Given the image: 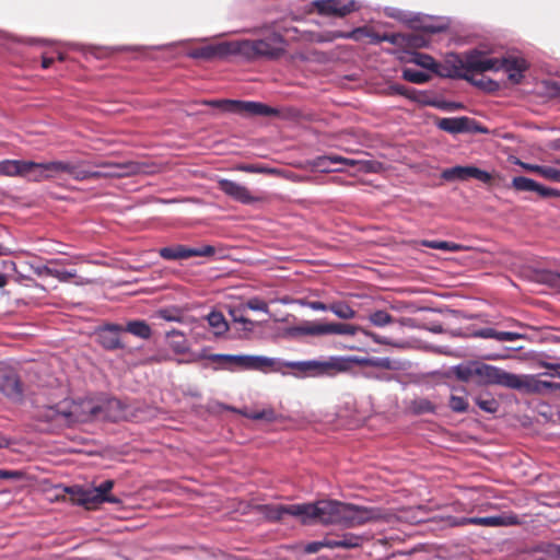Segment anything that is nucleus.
Instances as JSON below:
<instances>
[{"label": "nucleus", "mask_w": 560, "mask_h": 560, "mask_svg": "<svg viewBox=\"0 0 560 560\" xmlns=\"http://www.w3.org/2000/svg\"><path fill=\"white\" fill-rule=\"evenodd\" d=\"M454 375L462 382L478 385H498L523 394H546L560 388V384L539 380L534 375H517L480 361H468L453 366Z\"/></svg>", "instance_id": "nucleus-1"}, {"label": "nucleus", "mask_w": 560, "mask_h": 560, "mask_svg": "<svg viewBox=\"0 0 560 560\" xmlns=\"http://www.w3.org/2000/svg\"><path fill=\"white\" fill-rule=\"evenodd\" d=\"M119 408L120 401L117 399H108L103 404L92 398L63 399L56 405L40 408L36 417L38 420L51 423L55 427H71L96 419L116 421L119 415L110 413V410Z\"/></svg>", "instance_id": "nucleus-2"}, {"label": "nucleus", "mask_w": 560, "mask_h": 560, "mask_svg": "<svg viewBox=\"0 0 560 560\" xmlns=\"http://www.w3.org/2000/svg\"><path fill=\"white\" fill-rule=\"evenodd\" d=\"M84 161L66 160L38 163L37 174L32 176L34 182L52 178L60 173H67L77 180H85L100 177H126L141 173H148L143 163L128 161L124 163L94 162L96 167L103 171H89L83 168Z\"/></svg>", "instance_id": "nucleus-3"}, {"label": "nucleus", "mask_w": 560, "mask_h": 560, "mask_svg": "<svg viewBox=\"0 0 560 560\" xmlns=\"http://www.w3.org/2000/svg\"><path fill=\"white\" fill-rule=\"evenodd\" d=\"M312 522L324 525H339L343 528H355L378 518L376 509L365 508L337 500H318L312 502Z\"/></svg>", "instance_id": "nucleus-4"}, {"label": "nucleus", "mask_w": 560, "mask_h": 560, "mask_svg": "<svg viewBox=\"0 0 560 560\" xmlns=\"http://www.w3.org/2000/svg\"><path fill=\"white\" fill-rule=\"evenodd\" d=\"M467 63L468 68L478 69L483 72H498L503 70L509 80L514 84H518L523 80L524 72L528 68V62L521 56L509 55L506 57L495 58L481 50H475V52L468 57Z\"/></svg>", "instance_id": "nucleus-5"}, {"label": "nucleus", "mask_w": 560, "mask_h": 560, "mask_svg": "<svg viewBox=\"0 0 560 560\" xmlns=\"http://www.w3.org/2000/svg\"><path fill=\"white\" fill-rule=\"evenodd\" d=\"M236 56L246 60L268 59L276 60L285 54L287 40L277 32L260 39L235 40Z\"/></svg>", "instance_id": "nucleus-6"}, {"label": "nucleus", "mask_w": 560, "mask_h": 560, "mask_svg": "<svg viewBox=\"0 0 560 560\" xmlns=\"http://www.w3.org/2000/svg\"><path fill=\"white\" fill-rule=\"evenodd\" d=\"M115 481L106 479L100 485L84 488L82 486L68 487L66 490L70 494L71 501L88 510H94L103 503L120 504L121 500L110 494Z\"/></svg>", "instance_id": "nucleus-7"}, {"label": "nucleus", "mask_w": 560, "mask_h": 560, "mask_svg": "<svg viewBox=\"0 0 560 560\" xmlns=\"http://www.w3.org/2000/svg\"><path fill=\"white\" fill-rule=\"evenodd\" d=\"M345 360L341 357H329L327 360L285 361V370L291 369L292 375L299 378L305 377H332L345 369Z\"/></svg>", "instance_id": "nucleus-8"}, {"label": "nucleus", "mask_w": 560, "mask_h": 560, "mask_svg": "<svg viewBox=\"0 0 560 560\" xmlns=\"http://www.w3.org/2000/svg\"><path fill=\"white\" fill-rule=\"evenodd\" d=\"M201 103L207 106L218 108L221 113L238 115L246 118L256 116H277L279 114L277 108L255 101L222 98L205 100Z\"/></svg>", "instance_id": "nucleus-9"}, {"label": "nucleus", "mask_w": 560, "mask_h": 560, "mask_svg": "<svg viewBox=\"0 0 560 560\" xmlns=\"http://www.w3.org/2000/svg\"><path fill=\"white\" fill-rule=\"evenodd\" d=\"M475 50L476 49L468 51L467 54H465V56L463 58L459 56H456V55L451 56L446 60V67H445L446 72L445 73L440 72V73L442 75H446L450 78H459V79L468 80V81L472 82L475 85L480 86L487 91L497 90L499 85L497 82H494L492 80H485V79L475 80L476 73H483V71H481V70L468 68V63H467L468 57L472 52H475Z\"/></svg>", "instance_id": "nucleus-10"}, {"label": "nucleus", "mask_w": 560, "mask_h": 560, "mask_svg": "<svg viewBox=\"0 0 560 560\" xmlns=\"http://www.w3.org/2000/svg\"><path fill=\"white\" fill-rule=\"evenodd\" d=\"M313 505L310 503L268 504L264 506L265 516L272 522L283 520L285 515L298 517L303 524L312 523Z\"/></svg>", "instance_id": "nucleus-11"}, {"label": "nucleus", "mask_w": 560, "mask_h": 560, "mask_svg": "<svg viewBox=\"0 0 560 560\" xmlns=\"http://www.w3.org/2000/svg\"><path fill=\"white\" fill-rule=\"evenodd\" d=\"M248 355L249 354H226V353H212L207 355L203 351L196 353L191 352L189 358L180 359L177 362L183 363H192L202 359H209L213 362H223L221 369H225L229 371L243 370L247 371L248 364Z\"/></svg>", "instance_id": "nucleus-12"}, {"label": "nucleus", "mask_w": 560, "mask_h": 560, "mask_svg": "<svg viewBox=\"0 0 560 560\" xmlns=\"http://www.w3.org/2000/svg\"><path fill=\"white\" fill-rule=\"evenodd\" d=\"M230 56H236L235 40L210 44L191 49L187 52V57L191 59H200L206 61L225 59Z\"/></svg>", "instance_id": "nucleus-13"}, {"label": "nucleus", "mask_w": 560, "mask_h": 560, "mask_svg": "<svg viewBox=\"0 0 560 560\" xmlns=\"http://www.w3.org/2000/svg\"><path fill=\"white\" fill-rule=\"evenodd\" d=\"M342 360H345V369L339 370V373L349 371L352 365H363V366H371V368H377L383 370H397L400 368V364L398 361L392 360L388 357H359V355H351V357H341Z\"/></svg>", "instance_id": "nucleus-14"}, {"label": "nucleus", "mask_w": 560, "mask_h": 560, "mask_svg": "<svg viewBox=\"0 0 560 560\" xmlns=\"http://www.w3.org/2000/svg\"><path fill=\"white\" fill-rule=\"evenodd\" d=\"M124 327L118 324H105L96 329V336L100 345L108 351L124 349L125 345L121 341L120 334Z\"/></svg>", "instance_id": "nucleus-15"}, {"label": "nucleus", "mask_w": 560, "mask_h": 560, "mask_svg": "<svg viewBox=\"0 0 560 560\" xmlns=\"http://www.w3.org/2000/svg\"><path fill=\"white\" fill-rule=\"evenodd\" d=\"M315 8L322 15L343 18L358 10L354 0H317Z\"/></svg>", "instance_id": "nucleus-16"}, {"label": "nucleus", "mask_w": 560, "mask_h": 560, "mask_svg": "<svg viewBox=\"0 0 560 560\" xmlns=\"http://www.w3.org/2000/svg\"><path fill=\"white\" fill-rule=\"evenodd\" d=\"M445 180H465L468 178H476L481 183H489L492 178L491 174L487 171L480 170L476 166H453L446 168L442 173Z\"/></svg>", "instance_id": "nucleus-17"}, {"label": "nucleus", "mask_w": 560, "mask_h": 560, "mask_svg": "<svg viewBox=\"0 0 560 560\" xmlns=\"http://www.w3.org/2000/svg\"><path fill=\"white\" fill-rule=\"evenodd\" d=\"M438 127L452 135L460 132H485L486 130L478 126L475 119L469 117H450L442 118L438 122Z\"/></svg>", "instance_id": "nucleus-18"}, {"label": "nucleus", "mask_w": 560, "mask_h": 560, "mask_svg": "<svg viewBox=\"0 0 560 560\" xmlns=\"http://www.w3.org/2000/svg\"><path fill=\"white\" fill-rule=\"evenodd\" d=\"M247 371H259L262 373H280L287 375L285 360L280 358H269L265 355H248Z\"/></svg>", "instance_id": "nucleus-19"}, {"label": "nucleus", "mask_w": 560, "mask_h": 560, "mask_svg": "<svg viewBox=\"0 0 560 560\" xmlns=\"http://www.w3.org/2000/svg\"><path fill=\"white\" fill-rule=\"evenodd\" d=\"M38 163L33 161L3 160L0 162V174L5 176H24L33 180L37 174Z\"/></svg>", "instance_id": "nucleus-20"}, {"label": "nucleus", "mask_w": 560, "mask_h": 560, "mask_svg": "<svg viewBox=\"0 0 560 560\" xmlns=\"http://www.w3.org/2000/svg\"><path fill=\"white\" fill-rule=\"evenodd\" d=\"M0 393L13 401H20L22 399L23 388L16 373L0 369Z\"/></svg>", "instance_id": "nucleus-21"}, {"label": "nucleus", "mask_w": 560, "mask_h": 560, "mask_svg": "<svg viewBox=\"0 0 560 560\" xmlns=\"http://www.w3.org/2000/svg\"><path fill=\"white\" fill-rule=\"evenodd\" d=\"M365 36L371 37L373 42L386 40V42H389L393 44L396 43V35H390V36L385 35L383 37H380V36L370 34L365 27H357L350 32L331 31V32L327 33L326 38H322V39H319V42H328V40H334L337 38L353 39L355 42H359Z\"/></svg>", "instance_id": "nucleus-22"}, {"label": "nucleus", "mask_w": 560, "mask_h": 560, "mask_svg": "<svg viewBox=\"0 0 560 560\" xmlns=\"http://www.w3.org/2000/svg\"><path fill=\"white\" fill-rule=\"evenodd\" d=\"M311 164L318 172L328 173L342 171V166L353 165L354 161L341 155L331 154L317 156L312 161Z\"/></svg>", "instance_id": "nucleus-23"}, {"label": "nucleus", "mask_w": 560, "mask_h": 560, "mask_svg": "<svg viewBox=\"0 0 560 560\" xmlns=\"http://www.w3.org/2000/svg\"><path fill=\"white\" fill-rule=\"evenodd\" d=\"M218 184L221 191L238 202L250 205L255 201V198L252 196L250 191L245 186L236 182L230 179H220Z\"/></svg>", "instance_id": "nucleus-24"}, {"label": "nucleus", "mask_w": 560, "mask_h": 560, "mask_svg": "<svg viewBox=\"0 0 560 560\" xmlns=\"http://www.w3.org/2000/svg\"><path fill=\"white\" fill-rule=\"evenodd\" d=\"M469 525H479L487 527H505L521 524V521L516 514H501L493 516H474L468 520Z\"/></svg>", "instance_id": "nucleus-25"}, {"label": "nucleus", "mask_w": 560, "mask_h": 560, "mask_svg": "<svg viewBox=\"0 0 560 560\" xmlns=\"http://www.w3.org/2000/svg\"><path fill=\"white\" fill-rule=\"evenodd\" d=\"M323 324L318 322H303L289 328L288 334L292 337L323 336Z\"/></svg>", "instance_id": "nucleus-26"}, {"label": "nucleus", "mask_w": 560, "mask_h": 560, "mask_svg": "<svg viewBox=\"0 0 560 560\" xmlns=\"http://www.w3.org/2000/svg\"><path fill=\"white\" fill-rule=\"evenodd\" d=\"M361 328L359 326L346 323H324L323 336L326 335H340V336H354Z\"/></svg>", "instance_id": "nucleus-27"}, {"label": "nucleus", "mask_w": 560, "mask_h": 560, "mask_svg": "<svg viewBox=\"0 0 560 560\" xmlns=\"http://www.w3.org/2000/svg\"><path fill=\"white\" fill-rule=\"evenodd\" d=\"M407 62L419 66L425 70L440 73L438 62L430 55L412 51L409 54Z\"/></svg>", "instance_id": "nucleus-28"}, {"label": "nucleus", "mask_w": 560, "mask_h": 560, "mask_svg": "<svg viewBox=\"0 0 560 560\" xmlns=\"http://www.w3.org/2000/svg\"><path fill=\"white\" fill-rule=\"evenodd\" d=\"M159 255L165 260L187 259L190 258V247L184 245L162 247Z\"/></svg>", "instance_id": "nucleus-29"}, {"label": "nucleus", "mask_w": 560, "mask_h": 560, "mask_svg": "<svg viewBox=\"0 0 560 560\" xmlns=\"http://www.w3.org/2000/svg\"><path fill=\"white\" fill-rule=\"evenodd\" d=\"M475 404L487 413H495L500 408V402L489 392H483L474 397Z\"/></svg>", "instance_id": "nucleus-30"}, {"label": "nucleus", "mask_w": 560, "mask_h": 560, "mask_svg": "<svg viewBox=\"0 0 560 560\" xmlns=\"http://www.w3.org/2000/svg\"><path fill=\"white\" fill-rule=\"evenodd\" d=\"M165 337L170 339L168 346L175 353L188 352V343L182 331L172 329L166 331Z\"/></svg>", "instance_id": "nucleus-31"}, {"label": "nucleus", "mask_w": 560, "mask_h": 560, "mask_svg": "<svg viewBox=\"0 0 560 560\" xmlns=\"http://www.w3.org/2000/svg\"><path fill=\"white\" fill-rule=\"evenodd\" d=\"M124 331H127L141 339H149L152 336L151 327L141 319L130 320L127 323Z\"/></svg>", "instance_id": "nucleus-32"}, {"label": "nucleus", "mask_w": 560, "mask_h": 560, "mask_svg": "<svg viewBox=\"0 0 560 560\" xmlns=\"http://www.w3.org/2000/svg\"><path fill=\"white\" fill-rule=\"evenodd\" d=\"M243 415L250 420L265 421L267 423H272L280 419V415H278L272 408L245 411Z\"/></svg>", "instance_id": "nucleus-33"}, {"label": "nucleus", "mask_w": 560, "mask_h": 560, "mask_svg": "<svg viewBox=\"0 0 560 560\" xmlns=\"http://www.w3.org/2000/svg\"><path fill=\"white\" fill-rule=\"evenodd\" d=\"M207 320L209 326L213 329L215 336H222L229 329V325L221 312H211L207 316Z\"/></svg>", "instance_id": "nucleus-34"}, {"label": "nucleus", "mask_w": 560, "mask_h": 560, "mask_svg": "<svg viewBox=\"0 0 560 560\" xmlns=\"http://www.w3.org/2000/svg\"><path fill=\"white\" fill-rule=\"evenodd\" d=\"M329 311L340 319H352L355 317V311L346 302L339 301L329 304Z\"/></svg>", "instance_id": "nucleus-35"}, {"label": "nucleus", "mask_w": 560, "mask_h": 560, "mask_svg": "<svg viewBox=\"0 0 560 560\" xmlns=\"http://www.w3.org/2000/svg\"><path fill=\"white\" fill-rule=\"evenodd\" d=\"M401 77L404 80L416 84H422L430 80V74L412 68H404Z\"/></svg>", "instance_id": "nucleus-36"}, {"label": "nucleus", "mask_w": 560, "mask_h": 560, "mask_svg": "<svg viewBox=\"0 0 560 560\" xmlns=\"http://www.w3.org/2000/svg\"><path fill=\"white\" fill-rule=\"evenodd\" d=\"M410 410L415 415L433 413L435 406L427 398H417L411 401Z\"/></svg>", "instance_id": "nucleus-37"}, {"label": "nucleus", "mask_w": 560, "mask_h": 560, "mask_svg": "<svg viewBox=\"0 0 560 560\" xmlns=\"http://www.w3.org/2000/svg\"><path fill=\"white\" fill-rule=\"evenodd\" d=\"M512 186L517 191H536L537 182L524 176H516L512 179Z\"/></svg>", "instance_id": "nucleus-38"}, {"label": "nucleus", "mask_w": 560, "mask_h": 560, "mask_svg": "<svg viewBox=\"0 0 560 560\" xmlns=\"http://www.w3.org/2000/svg\"><path fill=\"white\" fill-rule=\"evenodd\" d=\"M448 407L453 412L464 413L468 411L469 404L466 397L459 395H451Z\"/></svg>", "instance_id": "nucleus-39"}, {"label": "nucleus", "mask_w": 560, "mask_h": 560, "mask_svg": "<svg viewBox=\"0 0 560 560\" xmlns=\"http://www.w3.org/2000/svg\"><path fill=\"white\" fill-rule=\"evenodd\" d=\"M370 322L376 327H384L393 323V316L386 311H375L369 315Z\"/></svg>", "instance_id": "nucleus-40"}, {"label": "nucleus", "mask_w": 560, "mask_h": 560, "mask_svg": "<svg viewBox=\"0 0 560 560\" xmlns=\"http://www.w3.org/2000/svg\"><path fill=\"white\" fill-rule=\"evenodd\" d=\"M539 176L549 182L560 184V170L553 165L542 164Z\"/></svg>", "instance_id": "nucleus-41"}, {"label": "nucleus", "mask_w": 560, "mask_h": 560, "mask_svg": "<svg viewBox=\"0 0 560 560\" xmlns=\"http://www.w3.org/2000/svg\"><path fill=\"white\" fill-rule=\"evenodd\" d=\"M233 322L241 323L244 325V330L252 331L254 328V322L248 319L243 315V311L241 308H231L229 312Z\"/></svg>", "instance_id": "nucleus-42"}, {"label": "nucleus", "mask_w": 560, "mask_h": 560, "mask_svg": "<svg viewBox=\"0 0 560 560\" xmlns=\"http://www.w3.org/2000/svg\"><path fill=\"white\" fill-rule=\"evenodd\" d=\"M423 245L432 249H442L447 252H457L460 247L458 244L446 241H425Z\"/></svg>", "instance_id": "nucleus-43"}, {"label": "nucleus", "mask_w": 560, "mask_h": 560, "mask_svg": "<svg viewBox=\"0 0 560 560\" xmlns=\"http://www.w3.org/2000/svg\"><path fill=\"white\" fill-rule=\"evenodd\" d=\"M338 542H340V548L353 549L361 545V537L352 533H347L343 534L341 539H338Z\"/></svg>", "instance_id": "nucleus-44"}, {"label": "nucleus", "mask_w": 560, "mask_h": 560, "mask_svg": "<svg viewBox=\"0 0 560 560\" xmlns=\"http://www.w3.org/2000/svg\"><path fill=\"white\" fill-rule=\"evenodd\" d=\"M539 281L542 283H546L550 287L560 289V273L559 272H555V271H550V270L542 271L539 275Z\"/></svg>", "instance_id": "nucleus-45"}, {"label": "nucleus", "mask_w": 560, "mask_h": 560, "mask_svg": "<svg viewBox=\"0 0 560 560\" xmlns=\"http://www.w3.org/2000/svg\"><path fill=\"white\" fill-rule=\"evenodd\" d=\"M389 90L392 91V93H395V94H398V95H402L407 98H410V100H413V101H419L418 98V92L413 89H409L405 85H401V84H392L389 86Z\"/></svg>", "instance_id": "nucleus-46"}, {"label": "nucleus", "mask_w": 560, "mask_h": 560, "mask_svg": "<svg viewBox=\"0 0 560 560\" xmlns=\"http://www.w3.org/2000/svg\"><path fill=\"white\" fill-rule=\"evenodd\" d=\"M538 365L549 370L548 372L544 373L542 375H548V376H551V377H559L560 378V362L539 361ZM540 375L541 374L536 375V376L539 380H541Z\"/></svg>", "instance_id": "nucleus-47"}, {"label": "nucleus", "mask_w": 560, "mask_h": 560, "mask_svg": "<svg viewBox=\"0 0 560 560\" xmlns=\"http://www.w3.org/2000/svg\"><path fill=\"white\" fill-rule=\"evenodd\" d=\"M77 276V270H65V269H57L52 267L51 269V276L52 278L58 279L61 282L69 281L70 279L74 278Z\"/></svg>", "instance_id": "nucleus-48"}, {"label": "nucleus", "mask_w": 560, "mask_h": 560, "mask_svg": "<svg viewBox=\"0 0 560 560\" xmlns=\"http://www.w3.org/2000/svg\"><path fill=\"white\" fill-rule=\"evenodd\" d=\"M361 330L366 337L371 338L374 342H376L378 345H388V346H394V347H400V343L393 342L388 337L380 336L373 331H369V330H364V329H361Z\"/></svg>", "instance_id": "nucleus-49"}, {"label": "nucleus", "mask_w": 560, "mask_h": 560, "mask_svg": "<svg viewBox=\"0 0 560 560\" xmlns=\"http://www.w3.org/2000/svg\"><path fill=\"white\" fill-rule=\"evenodd\" d=\"M246 307L256 312H264L266 314L269 313L268 304L258 298H253L248 300L246 303Z\"/></svg>", "instance_id": "nucleus-50"}, {"label": "nucleus", "mask_w": 560, "mask_h": 560, "mask_svg": "<svg viewBox=\"0 0 560 560\" xmlns=\"http://www.w3.org/2000/svg\"><path fill=\"white\" fill-rule=\"evenodd\" d=\"M542 198H560V190L537 183L536 191Z\"/></svg>", "instance_id": "nucleus-51"}, {"label": "nucleus", "mask_w": 560, "mask_h": 560, "mask_svg": "<svg viewBox=\"0 0 560 560\" xmlns=\"http://www.w3.org/2000/svg\"><path fill=\"white\" fill-rule=\"evenodd\" d=\"M58 260H50L49 261V265H43V264H37V265H32V269L34 271V273L38 277H50L51 276V269L52 267L50 265H54V264H57Z\"/></svg>", "instance_id": "nucleus-52"}, {"label": "nucleus", "mask_w": 560, "mask_h": 560, "mask_svg": "<svg viewBox=\"0 0 560 560\" xmlns=\"http://www.w3.org/2000/svg\"><path fill=\"white\" fill-rule=\"evenodd\" d=\"M498 332L499 330H495L490 327L480 328L478 330H475L472 332L474 337L483 338V339H495L498 340Z\"/></svg>", "instance_id": "nucleus-53"}, {"label": "nucleus", "mask_w": 560, "mask_h": 560, "mask_svg": "<svg viewBox=\"0 0 560 560\" xmlns=\"http://www.w3.org/2000/svg\"><path fill=\"white\" fill-rule=\"evenodd\" d=\"M215 253V249L211 245H203L198 248L190 247V257L199 256V257H208Z\"/></svg>", "instance_id": "nucleus-54"}, {"label": "nucleus", "mask_w": 560, "mask_h": 560, "mask_svg": "<svg viewBox=\"0 0 560 560\" xmlns=\"http://www.w3.org/2000/svg\"><path fill=\"white\" fill-rule=\"evenodd\" d=\"M299 304L302 306H306L313 311H320V312L329 311V305H327L320 301L299 300Z\"/></svg>", "instance_id": "nucleus-55"}, {"label": "nucleus", "mask_w": 560, "mask_h": 560, "mask_svg": "<svg viewBox=\"0 0 560 560\" xmlns=\"http://www.w3.org/2000/svg\"><path fill=\"white\" fill-rule=\"evenodd\" d=\"M513 164H516V165H520L522 166L524 170L528 171V172H533V173H536V174H540V168H541V165L539 164H530V163H524L522 161H520L515 156H510L509 159Z\"/></svg>", "instance_id": "nucleus-56"}, {"label": "nucleus", "mask_w": 560, "mask_h": 560, "mask_svg": "<svg viewBox=\"0 0 560 560\" xmlns=\"http://www.w3.org/2000/svg\"><path fill=\"white\" fill-rule=\"evenodd\" d=\"M521 338H523V335L514 331L498 332V341H515Z\"/></svg>", "instance_id": "nucleus-57"}, {"label": "nucleus", "mask_w": 560, "mask_h": 560, "mask_svg": "<svg viewBox=\"0 0 560 560\" xmlns=\"http://www.w3.org/2000/svg\"><path fill=\"white\" fill-rule=\"evenodd\" d=\"M156 317L162 318L166 322H179L180 318L177 315H174L170 310H160L156 312Z\"/></svg>", "instance_id": "nucleus-58"}, {"label": "nucleus", "mask_w": 560, "mask_h": 560, "mask_svg": "<svg viewBox=\"0 0 560 560\" xmlns=\"http://www.w3.org/2000/svg\"><path fill=\"white\" fill-rule=\"evenodd\" d=\"M22 478V472L19 470L0 469V479L19 480Z\"/></svg>", "instance_id": "nucleus-59"}, {"label": "nucleus", "mask_w": 560, "mask_h": 560, "mask_svg": "<svg viewBox=\"0 0 560 560\" xmlns=\"http://www.w3.org/2000/svg\"><path fill=\"white\" fill-rule=\"evenodd\" d=\"M468 520H469V517L448 516L447 523L451 526L458 527V526L469 525Z\"/></svg>", "instance_id": "nucleus-60"}, {"label": "nucleus", "mask_w": 560, "mask_h": 560, "mask_svg": "<svg viewBox=\"0 0 560 560\" xmlns=\"http://www.w3.org/2000/svg\"><path fill=\"white\" fill-rule=\"evenodd\" d=\"M240 171L247 172V173H264L266 172V168L256 166L254 164H240L236 167Z\"/></svg>", "instance_id": "nucleus-61"}, {"label": "nucleus", "mask_w": 560, "mask_h": 560, "mask_svg": "<svg viewBox=\"0 0 560 560\" xmlns=\"http://www.w3.org/2000/svg\"><path fill=\"white\" fill-rule=\"evenodd\" d=\"M323 548H324L323 540L312 541V542H308L307 545H305L304 551L306 553H316Z\"/></svg>", "instance_id": "nucleus-62"}, {"label": "nucleus", "mask_w": 560, "mask_h": 560, "mask_svg": "<svg viewBox=\"0 0 560 560\" xmlns=\"http://www.w3.org/2000/svg\"><path fill=\"white\" fill-rule=\"evenodd\" d=\"M546 552L550 556L560 560V544H550L546 548Z\"/></svg>", "instance_id": "nucleus-63"}, {"label": "nucleus", "mask_w": 560, "mask_h": 560, "mask_svg": "<svg viewBox=\"0 0 560 560\" xmlns=\"http://www.w3.org/2000/svg\"><path fill=\"white\" fill-rule=\"evenodd\" d=\"M435 352L446 355H457V351L453 350L448 346H438L435 347Z\"/></svg>", "instance_id": "nucleus-64"}]
</instances>
